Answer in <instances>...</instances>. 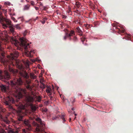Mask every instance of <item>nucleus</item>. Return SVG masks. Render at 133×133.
<instances>
[{"instance_id": "a211bd4d", "label": "nucleus", "mask_w": 133, "mask_h": 133, "mask_svg": "<svg viewBox=\"0 0 133 133\" xmlns=\"http://www.w3.org/2000/svg\"><path fill=\"white\" fill-rule=\"evenodd\" d=\"M59 117H60V118L62 119L63 120V122L64 123L66 121L64 118L65 115L64 114H62L61 115H59Z\"/></svg>"}, {"instance_id": "37998d69", "label": "nucleus", "mask_w": 133, "mask_h": 133, "mask_svg": "<svg viewBox=\"0 0 133 133\" xmlns=\"http://www.w3.org/2000/svg\"><path fill=\"white\" fill-rule=\"evenodd\" d=\"M71 118L70 117L69 119V122H71Z\"/></svg>"}, {"instance_id": "c03bdc74", "label": "nucleus", "mask_w": 133, "mask_h": 133, "mask_svg": "<svg viewBox=\"0 0 133 133\" xmlns=\"http://www.w3.org/2000/svg\"><path fill=\"white\" fill-rule=\"evenodd\" d=\"M2 51V50L1 49V44L0 43V52Z\"/></svg>"}, {"instance_id": "412c9836", "label": "nucleus", "mask_w": 133, "mask_h": 133, "mask_svg": "<svg viewBox=\"0 0 133 133\" xmlns=\"http://www.w3.org/2000/svg\"><path fill=\"white\" fill-rule=\"evenodd\" d=\"M30 5L29 4H27L25 5L24 10H27L29 9Z\"/></svg>"}, {"instance_id": "0eeeda50", "label": "nucleus", "mask_w": 133, "mask_h": 133, "mask_svg": "<svg viewBox=\"0 0 133 133\" xmlns=\"http://www.w3.org/2000/svg\"><path fill=\"white\" fill-rule=\"evenodd\" d=\"M15 102V100L12 97L8 96L5 100V103L6 105H8L9 107L11 109L12 107L11 104Z\"/></svg>"}, {"instance_id": "2eb2a0df", "label": "nucleus", "mask_w": 133, "mask_h": 133, "mask_svg": "<svg viewBox=\"0 0 133 133\" xmlns=\"http://www.w3.org/2000/svg\"><path fill=\"white\" fill-rule=\"evenodd\" d=\"M26 100L27 102H32L34 101L33 98L30 96H29L26 97Z\"/></svg>"}, {"instance_id": "7c9ffc66", "label": "nucleus", "mask_w": 133, "mask_h": 133, "mask_svg": "<svg viewBox=\"0 0 133 133\" xmlns=\"http://www.w3.org/2000/svg\"><path fill=\"white\" fill-rule=\"evenodd\" d=\"M4 4L6 6V5H10L11 4V3L8 2H5L4 3Z\"/></svg>"}, {"instance_id": "49530a36", "label": "nucleus", "mask_w": 133, "mask_h": 133, "mask_svg": "<svg viewBox=\"0 0 133 133\" xmlns=\"http://www.w3.org/2000/svg\"><path fill=\"white\" fill-rule=\"evenodd\" d=\"M44 8L43 9V10H46L45 7H44Z\"/></svg>"}, {"instance_id": "6e6552de", "label": "nucleus", "mask_w": 133, "mask_h": 133, "mask_svg": "<svg viewBox=\"0 0 133 133\" xmlns=\"http://www.w3.org/2000/svg\"><path fill=\"white\" fill-rule=\"evenodd\" d=\"M2 71L0 70V79L1 78H4L7 79H9L10 78V75L9 73L6 70L4 71V75H2Z\"/></svg>"}, {"instance_id": "4c0bfd02", "label": "nucleus", "mask_w": 133, "mask_h": 133, "mask_svg": "<svg viewBox=\"0 0 133 133\" xmlns=\"http://www.w3.org/2000/svg\"><path fill=\"white\" fill-rule=\"evenodd\" d=\"M34 8H35V9L36 10H38L39 9V8L38 7H36V6H34Z\"/></svg>"}, {"instance_id": "5701e85b", "label": "nucleus", "mask_w": 133, "mask_h": 133, "mask_svg": "<svg viewBox=\"0 0 133 133\" xmlns=\"http://www.w3.org/2000/svg\"><path fill=\"white\" fill-rule=\"evenodd\" d=\"M84 26L85 27V28L87 29H88L89 28L91 27L90 25L88 24H84Z\"/></svg>"}, {"instance_id": "39448f33", "label": "nucleus", "mask_w": 133, "mask_h": 133, "mask_svg": "<svg viewBox=\"0 0 133 133\" xmlns=\"http://www.w3.org/2000/svg\"><path fill=\"white\" fill-rule=\"evenodd\" d=\"M17 102V104H16V105L20 109L18 110L17 112L19 117L18 118V120L19 121H23V123L24 125L27 127L25 130L30 133L29 131L31 130V127L29 121L28 119H25L24 121H23L22 120L23 116L20 115L22 113L21 110L24 109V106L23 105L19 103L18 102Z\"/></svg>"}, {"instance_id": "09e8293b", "label": "nucleus", "mask_w": 133, "mask_h": 133, "mask_svg": "<svg viewBox=\"0 0 133 133\" xmlns=\"http://www.w3.org/2000/svg\"><path fill=\"white\" fill-rule=\"evenodd\" d=\"M26 1L28 2H29V0H25Z\"/></svg>"}, {"instance_id": "dca6fc26", "label": "nucleus", "mask_w": 133, "mask_h": 133, "mask_svg": "<svg viewBox=\"0 0 133 133\" xmlns=\"http://www.w3.org/2000/svg\"><path fill=\"white\" fill-rule=\"evenodd\" d=\"M19 130L18 129H11L8 131V133H19Z\"/></svg>"}, {"instance_id": "f257e3e1", "label": "nucleus", "mask_w": 133, "mask_h": 133, "mask_svg": "<svg viewBox=\"0 0 133 133\" xmlns=\"http://www.w3.org/2000/svg\"><path fill=\"white\" fill-rule=\"evenodd\" d=\"M19 56V52L15 50L10 53V55L7 56V59H3L2 62L4 65H8L9 71L14 76L16 75L18 73L17 70L11 68L9 66V64L13 65H16V66L19 68L21 67L20 61L16 59Z\"/></svg>"}, {"instance_id": "58836bf2", "label": "nucleus", "mask_w": 133, "mask_h": 133, "mask_svg": "<svg viewBox=\"0 0 133 133\" xmlns=\"http://www.w3.org/2000/svg\"><path fill=\"white\" fill-rule=\"evenodd\" d=\"M47 111V109H45L43 110V111L44 112H46Z\"/></svg>"}, {"instance_id": "c756f323", "label": "nucleus", "mask_w": 133, "mask_h": 133, "mask_svg": "<svg viewBox=\"0 0 133 133\" xmlns=\"http://www.w3.org/2000/svg\"><path fill=\"white\" fill-rule=\"evenodd\" d=\"M14 27H15L17 29H20L21 28L19 24L16 25Z\"/></svg>"}, {"instance_id": "f704fd0d", "label": "nucleus", "mask_w": 133, "mask_h": 133, "mask_svg": "<svg viewBox=\"0 0 133 133\" xmlns=\"http://www.w3.org/2000/svg\"><path fill=\"white\" fill-rule=\"evenodd\" d=\"M68 37H69V36H68L67 35H66V32H65V35L64 36V38H63L64 39V40L66 39V38H67Z\"/></svg>"}, {"instance_id": "f3484780", "label": "nucleus", "mask_w": 133, "mask_h": 133, "mask_svg": "<svg viewBox=\"0 0 133 133\" xmlns=\"http://www.w3.org/2000/svg\"><path fill=\"white\" fill-rule=\"evenodd\" d=\"M77 31L79 33V35L80 36H82L83 34V32L81 30L80 28L79 27L76 28Z\"/></svg>"}, {"instance_id": "f03ea898", "label": "nucleus", "mask_w": 133, "mask_h": 133, "mask_svg": "<svg viewBox=\"0 0 133 133\" xmlns=\"http://www.w3.org/2000/svg\"><path fill=\"white\" fill-rule=\"evenodd\" d=\"M10 81V84L12 89L11 94L14 97L19 99L23 97V94H26V90L21 88L20 87L23 84V81L21 78H15L13 80Z\"/></svg>"}, {"instance_id": "8fccbe9b", "label": "nucleus", "mask_w": 133, "mask_h": 133, "mask_svg": "<svg viewBox=\"0 0 133 133\" xmlns=\"http://www.w3.org/2000/svg\"><path fill=\"white\" fill-rule=\"evenodd\" d=\"M76 117L75 116V117L74 118V120H75V119H76Z\"/></svg>"}, {"instance_id": "de8ad7c7", "label": "nucleus", "mask_w": 133, "mask_h": 133, "mask_svg": "<svg viewBox=\"0 0 133 133\" xmlns=\"http://www.w3.org/2000/svg\"><path fill=\"white\" fill-rule=\"evenodd\" d=\"M69 38V40H71V37H68Z\"/></svg>"}, {"instance_id": "a18cd8bd", "label": "nucleus", "mask_w": 133, "mask_h": 133, "mask_svg": "<svg viewBox=\"0 0 133 133\" xmlns=\"http://www.w3.org/2000/svg\"><path fill=\"white\" fill-rule=\"evenodd\" d=\"M128 38H130V37H131L130 35V34H128Z\"/></svg>"}, {"instance_id": "6e6d98bb", "label": "nucleus", "mask_w": 133, "mask_h": 133, "mask_svg": "<svg viewBox=\"0 0 133 133\" xmlns=\"http://www.w3.org/2000/svg\"><path fill=\"white\" fill-rule=\"evenodd\" d=\"M2 133H3V132H2Z\"/></svg>"}, {"instance_id": "e433bc0d", "label": "nucleus", "mask_w": 133, "mask_h": 133, "mask_svg": "<svg viewBox=\"0 0 133 133\" xmlns=\"http://www.w3.org/2000/svg\"><path fill=\"white\" fill-rule=\"evenodd\" d=\"M12 19L15 22H17V20L14 17H12Z\"/></svg>"}, {"instance_id": "5fc2aeb1", "label": "nucleus", "mask_w": 133, "mask_h": 133, "mask_svg": "<svg viewBox=\"0 0 133 133\" xmlns=\"http://www.w3.org/2000/svg\"><path fill=\"white\" fill-rule=\"evenodd\" d=\"M74 102H73V101L72 102V103H73Z\"/></svg>"}, {"instance_id": "473e14b6", "label": "nucleus", "mask_w": 133, "mask_h": 133, "mask_svg": "<svg viewBox=\"0 0 133 133\" xmlns=\"http://www.w3.org/2000/svg\"><path fill=\"white\" fill-rule=\"evenodd\" d=\"M73 40L74 42H76L77 41V38L76 37H74L73 38Z\"/></svg>"}, {"instance_id": "bb28decb", "label": "nucleus", "mask_w": 133, "mask_h": 133, "mask_svg": "<svg viewBox=\"0 0 133 133\" xmlns=\"http://www.w3.org/2000/svg\"><path fill=\"white\" fill-rule=\"evenodd\" d=\"M41 87L42 88L44 89L45 88L46 85L42 83L41 85Z\"/></svg>"}, {"instance_id": "393cba45", "label": "nucleus", "mask_w": 133, "mask_h": 133, "mask_svg": "<svg viewBox=\"0 0 133 133\" xmlns=\"http://www.w3.org/2000/svg\"><path fill=\"white\" fill-rule=\"evenodd\" d=\"M41 97L40 96H38L37 98V101L39 102H40L41 101Z\"/></svg>"}, {"instance_id": "ea45409f", "label": "nucleus", "mask_w": 133, "mask_h": 133, "mask_svg": "<svg viewBox=\"0 0 133 133\" xmlns=\"http://www.w3.org/2000/svg\"><path fill=\"white\" fill-rule=\"evenodd\" d=\"M20 18H21V20L22 21L23 20V17H21L18 18V19H19Z\"/></svg>"}, {"instance_id": "6ab92c4d", "label": "nucleus", "mask_w": 133, "mask_h": 133, "mask_svg": "<svg viewBox=\"0 0 133 133\" xmlns=\"http://www.w3.org/2000/svg\"><path fill=\"white\" fill-rule=\"evenodd\" d=\"M31 108L32 111V112H35L36 110V107L33 105H31Z\"/></svg>"}, {"instance_id": "4468645a", "label": "nucleus", "mask_w": 133, "mask_h": 133, "mask_svg": "<svg viewBox=\"0 0 133 133\" xmlns=\"http://www.w3.org/2000/svg\"><path fill=\"white\" fill-rule=\"evenodd\" d=\"M0 87L2 92H7L8 88L6 85L2 84L0 86Z\"/></svg>"}, {"instance_id": "c85d7f7f", "label": "nucleus", "mask_w": 133, "mask_h": 133, "mask_svg": "<svg viewBox=\"0 0 133 133\" xmlns=\"http://www.w3.org/2000/svg\"><path fill=\"white\" fill-rule=\"evenodd\" d=\"M47 19V18L46 17L44 18L43 19V21H42V24H44L45 23L46 21V20Z\"/></svg>"}, {"instance_id": "aec40b11", "label": "nucleus", "mask_w": 133, "mask_h": 133, "mask_svg": "<svg viewBox=\"0 0 133 133\" xmlns=\"http://www.w3.org/2000/svg\"><path fill=\"white\" fill-rule=\"evenodd\" d=\"M30 76L31 78L32 79H35L36 77V76L33 73H30Z\"/></svg>"}, {"instance_id": "9b49d317", "label": "nucleus", "mask_w": 133, "mask_h": 133, "mask_svg": "<svg viewBox=\"0 0 133 133\" xmlns=\"http://www.w3.org/2000/svg\"><path fill=\"white\" fill-rule=\"evenodd\" d=\"M19 74L20 76L26 79H28L29 78V76L28 75L27 72L25 71L20 72H19Z\"/></svg>"}, {"instance_id": "20e7f679", "label": "nucleus", "mask_w": 133, "mask_h": 133, "mask_svg": "<svg viewBox=\"0 0 133 133\" xmlns=\"http://www.w3.org/2000/svg\"><path fill=\"white\" fill-rule=\"evenodd\" d=\"M1 6L0 5V22L4 28H9L10 33L15 36L16 32L15 31L14 28L11 25V21L9 19L3 17L2 16V13L1 11Z\"/></svg>"}, {"instance_id": "79ce46f5", "label": "nucleus", "mask_w": 133, "mask_h": 133, "mask_svg": "<svg viewBox=\"0 0 133 133\" xmlns=\"http://www.w3.org/2000/svg\"><path fill=\"white\" fill-rule=\"evenodd\" d=\"M39 3H40L39 5L40 6H43V4L41 2H40Z\"/></svg>"}, {"instance_id": "72a5a7b5", "label": "nucleus", "mask_w": 133, "mask_h": 133, "mask_svg": "<svg viewBox=\"0 0 133 133\" xmlns=\"http://www.w3.org/2000/svg\"><path fill=\"white\" fill-rule=\"evenodd\" d=\"M28 32V31L26 30L23 34V35L24 36H25L26 35V34Z\"/></svg>"}, {"instance_id": "864d4df0", "label": "nucleus", "mask_w": 133, "mask_h": 133, "mask_svg": "<svg viewBox=\"0 0 133 133\" xmlns=\"http://www.w3.org/2000/svg\"><path fill=\"white\" fill-rule=\"evenodd\" d=\"M76 115H76V114H75V116H76Z\"/></svg>"}, {"instance_id": "1a4fd4ad", "label": "nucleus", "mask_w": 133, "mask_h": 133, "mask_svg": "<svg viewBox=\"0 0 133 133\" xmlns=\"http://www.w3.org/2000/svg\"><path fill=\"white\" fill-rule=\"evenodd\" d=\"M112 25L113 27H115L116 29H117L118 30V33L121 35H123L125 33V30L123 28L121 29L118 28L117 26H116V25L114 24H112Z\"/></svg>"}, {"instance_id": "c9c22d12", "label": "nucleus", "mask_w": 133, "mask_h": 133, "mask_svg": "<svg viewBox=\"0 0 133 133\" xmlns=\"http://www.w3.org/2000/svg\"><path fill=\"white\" fill-rule=\"evenodd\" d=\"M30 2L31 4L33 6V5H34V4H35V3H34V1H31Z\"/></svg>"}, {"instance_id": "4be33fe9", "label": "nucleus", "mask_w": 133, "mask_h": 133, "mask_svg": "<svg viewBox=\"0 0 133 133\" xmlns=\"http://www.w3.org/2000/svg\"><path fill=\"white\" fill-rule=\"evenodd\" d=\"M29 61H27L24 62L27 68H28L29 67Z\"/></svg>"}, {"instance_id": "a19ab883", "label": "nucleus", "mask_w": 133, "mask_h": 133, "mask_svg": "<svg viewBox=\"0 0 133 133\" xmlns=\"http://www.w3.org/2000/svg\"><path fill=\"white\" fill-rule=\"evenodd\" d=\"M57 117H58L57 116H56L55 117H53V118H52V119H57Z\"/></svg>"}, {"instance_id": "b1692460", "label": "nucleus", "mask_w": 133, "mask_h": 133, "mask_svg": "<svg viewBox=\"0 0 133 133\" xmlns=\"http://www.w3.org/2000/svg\"><path fill=\"white\" fill-rule=\"evenodd\" d=\"M7 42V40L6 39L4 38H2V40L1 41V43H3V42Z\"/></svg>"}, {"instance_id": "a878e982", "label": "nucleus", "mask_w": 133, "mask_h": 133, "mask_svg": "<svg viewBox=\"0 0 133 133\" xmlns=\"http://www.w3.org/2000/svg\"><path fill=\"white\" fill-rule=\"evenodd\" d=\"M3 121L7 124H9L10 122L6 118L5 119H3Z\"/></svg>"}, {"instance_id": "7ed1b4c3", "label": "nucleus", "mask_w": 133, "mask_h": 133, "mask_svg": "<svg viewBox=\"0 0 133 133\" xmlns=\"http://www.w3.org/2000/svg\"><path fill=\"white\" fill-rule=\"evenodd\" d=\"M9 39L12 44H14L16 46L19 45L23 48L25 50V53L26 56L29 57H32L31 54L34 53L35 51L34 50H29L30 46L29 43L28 42L27 39L24 37L21 38L19 39L20 42H19L17 39L16 36L14 37H10Z\"/></svg>"}, {"instance_id": "603ef678", "label": "nucleus", "mask_w": 133, "mask_h": 133, "mask_svg": "<svg viewBox=\"0 0 133 133\" xmlns=\"http://www.w3.org/2000/svg\"><path fill=\"white\" fill-rule=\"evenodd\" d=\"M72 110H74V109L73 108H72Z\"/></svg>"}, {"instance_id": "9d476101", "label": "nucleus", "mask_w": 133, "mask_h": 133, "mask_svg": "<svg viewBox=\"0 0 133 133\" xmlns=\"http://www.w3.org/2000/svg\"><path fill=\"white\" fill-rule=\"evenodd\" d=\"M64 31L65 32H66V35L69 37L72 36V35H75V31L73 30H71L69 32L68 29H65Z\"/></svg>"}, {"instance_id": "f8f14e48", "label": "nucleus", "mask_w": 133, "mask_h": 133, "mask_svg": "<svg viewBox=\"0 0 133 133\" xmlns=\"http://www.w3.org/2000/svg\"><path fill=\"white\" fill-rule=\"evenodd\" d=\"M25 82L26 84L25 85V87L28 90L30 91H31L32 90V88L33 87L29 85V84L31 82L30 81L26 80Z\"/></svg>"}, {"instance_id": "cd10ccee", "label": "nucleus", "mask_w": 133, "mask_h": 133, "mask_svg": "<svg viewBox=\"0 0 133 133\" xmlns=\"http://www.w3.org/2000/svg\"><path fill=\"white\" fill-rule=\"evenodd\" d=\"M80 3L78 2H76V5L78 8L80 7Z\"/></svg>"}, {"instance_id": "423d86ee", "label": "nucleus", "mask_w": 133, "mask_h": 133, "mask_svg": "<svg viewBox=\"0 0 133 133\" xmlns=\"http://www.w3.org/2000/svg\"><path fill=\"white\" fill-rule=\"evenodd\" d=\"M36 120L38 122V123L34 122L33 124L36 127V133H43L44 132V130L45 128V124L43 121H42L41 119L40 118L37 117L36 119ZM21 133H29L27 131L24 129H22V132Z\"/></svg>"}, {"instance_id": "ddd939ff", "label": "nucleus", "mask_w": 133, "mask_h": 133, "mask_svg": "<svg viewBox=\"0 0 133 133\" xmlns=\"http://www.w3.org/2000/svg\"><path fill=\"white\" fill-rule=\"evenodd\" d=\"M47 89L46 90V92L49 94V97L51 99L53 98L52 96L51 95L52 94V90L51 88L47 86Z\"/></svg>"}, {"instance_id": "3c124183", "label": "nucleus", "mask_w": 133, "mask_h": 133, "mask_svg": "<svg viewBox=\"0 0 133 133\" xmlns=\"http://www.w3.org/2000/svg\"><path fill=\"white\" fill-rule=\"evenodd\" d=\"M1 55H2V56H3V53H2V54H1Z\"/></svg>"}, {"instance_id": "2f4dec72", "label": "nucleus", "mask_w": 133, "mask_h": 133, "mask_svg": "<svg viewBox=\"0 0 133 133\" xmlns=\"http://www.w3.org/2000/svg\"><path fill=\"white\" fill-rule=\"evenodd\" d=\"M86 40V38L85 37H83L81 38V41L82 42H83L84 41H85Z\"/></svg>"}]
</instances>
